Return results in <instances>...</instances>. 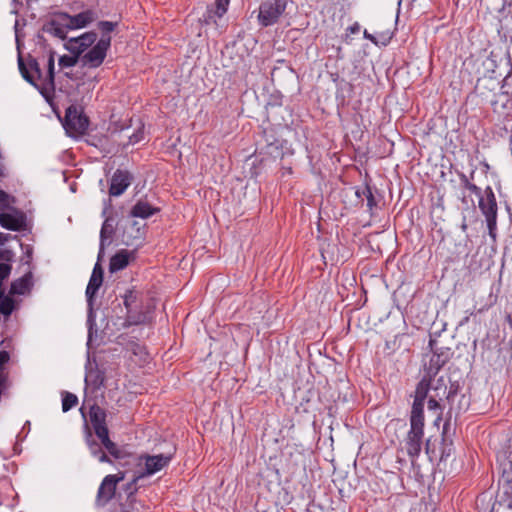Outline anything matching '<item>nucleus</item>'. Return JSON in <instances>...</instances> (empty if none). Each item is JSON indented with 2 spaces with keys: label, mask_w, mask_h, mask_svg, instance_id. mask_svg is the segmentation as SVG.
<instances>
[{
  "label": "nucleus",
  "mask_w": 512,
  "mask_h": 512,
  "mask_svg": "<svg viewBox=\"0 0 512 512\" xmlns=\"http://www.w3.org/2000/svg\"><path fill=\"white\" fill-rule=\"evenodd\" d=\"M439 356H433L430 360V367L427 370V374L424 375L422 380L418 383L415 395L413 407H416L417 403L418 408L423 410L424 401L429 396V392L432 391L435 396H442L446 392V383L443 376H438L439 365Z\"/></svg>",
  "instance_id": "obj_1"
},
{
  "label": "nucleus",
  "mask_w": 512,
  "mask_h": 512,
  "mask_svg": "<svg viewBox=\"0 0 512 512\" xmlns=\"http://www.w3.org/2000/svg\"><path fill=\"white\" fill-rule=\"evenodd\" d=\"M54 55L51 53L47 59V71L42 73L37 61L29 63V69L19 59V69L23 78L36 87L52 88L54 84Z\"/></svg>",
  "instance_id": "obj_2"
},
{
  "label": "nucleus",
  "mask_w": 512,
  "mask_h": 512,
  "mask_svg": "<svg viewBox=\"0 0 512 512\" xmlns=\"http://www.w3.org/2000/svg\"><path fill=\"white\" fill-rule=\"evenodd\" d=\"M412 406L410 417V430L406 438L407 453L411 457H417L422 448L423 428H424V415L423 410Z\"/></svg>",
  "instance_id": "obj_3"
},
{
  "label": "nucleus",
  "mask_w": 512,
  "mask_h": 512,
  "mask_svg": "<svg viewBox=\"0 0 512 512\" xmlns=\"http://www.w3.org/2000/svg\"><path fill=\"white\" fill-rule=\"evenodd\" d=\"M110 44L111 38L109 36L101 37V39L94 46L90 47L80 57L82 66L89 68L99 67L106 57Z\"/></svg>",
  "instance_id": "obj_4"
},
{
  "label": "nucleus",
  "mask_w": 512,
  "mask_h": 512,
  "mask_svg": "<svg viewBox=\"0 0 512 512\" xmlns=\"http://www.w3.org/2000/svg\"><path fill=\"white\" fill-rule=\"evenodd\" d=\"M89 125L88 118L77 106H70L66 110L64 128L66 132L73 137L83 135Z\"/></svg>",
  "instance_id": "obj_5"
},
{
  "label": "nucleus",
  "mask_w": 512,
  "mask_h": 512,
  "mask_svg": "<svg viewBox=\"0 0 512 512\" xmlns=\"http://www.w3.org/2000/svg\"><path fill=\"white\" fill-rule=\"evenodd\" d=\"M286 9L284 0H274L273 2H265L259 8L258 19L262 26H270L277 22L279 17Z\"/></svg>",
  "instance_id": "obj_6"
},
{
  "label": "nucleus",
  "mask_w": 512,
  "mask_h": 512,
  "mask_svg": "<svg viewBox=\"0 0 512 512\" xmlns=\"http://www.w3.org/2000/svg\"><path fill=\"white\" fill-rule=\"evenodd\" d=\"M479 208L484 214L489 228L496 223L497 217V202L494 192L491 187H487L483 196L479 199Z\"/></svg>",
  "instance_id": "obj_7"
},
{
  "label": "nucleus",
  "mask_w": 512,
  "mask_h": 512,
  "mask_svg": "<svg viewBox=\"0 0 512 512\" xmlns=\"http://www.w3.org/2000/svg\"><path fill=\"white\" fill-rule=\"evenodd\" d=\"M97 35L94 32H86L79 37L70 38L65 43V48L79 58L96 42Z\"/></svg>",
  "instance_id": "obj_8"
},
{
  "label": "nucleus",
  "mask_w": 512,
  "mask_h": 512,
  "mask_svg": "<svg viewBox=\"0 0 512 512\" xmlns=\"http://www.w3.org/2000/svg\"><path fill=\"white\" fill-rule=\"evenodd\" d=\"M172 459L171 454H159V455H144L141 460H144L145 471L140 474L139 477L150 476L166 467Z\"/></svg>",
  "instance_id": "obj_9"
},
{
  "label": "nucleus",
  "mask_w": 512,
  "mask_h": 512,
  "mask_svg": "<svg viewBox=\"0 0 512 512\" xmlns=\"http://www.w3.org/2000/svg\"><path fill=\"white\" fill-rule=\"evenodd\" d=\"M123 478V475L120 477L107 475L99 487L97 501L101 504L107 503L114 496L117 483L122 481Z\"/></svg>",
  "instance_id": "obj_10"
},
{
  "label": "nucleus",
  "mask_w": 512,
  "mask_h": 512,
  "mask_svg": "<svg viewBox=\"0 0 512 512\" xmlns=\"http://www.w3.org/2000/svg\"><path fill=\"white\" fill-rule=\"evenodd\" d=\"M131 175L127 171L118 170L111 179L110 194L112 196H120L130 185Z\"/></svg>",
  "instance_id": "obj_11"
},
{
  "label": "nucleus",
  "mask_w": 512,
  "mask_h": 512,
  "mask_svg": "<svg viewBox=\"0 0 512 512\" xmlns=\"http://www.w3.org/2000/svg\"><path fill=\"white\" fill-rule=\"evenodd\" d=\"M63 19L69 24L71 30L86 27L95 19V14L91 10L83 11L75 16L63 14Z\"/></svg>",
  "instance_id": "obj_12"
},
{
  "label": "nucleus",
  "mask_w": 512,
  "mask_h": 512,
  "mask_svg": "<svg viewBox=\"0 0 512 512\" xmlns=\"http://www.w3.org/2000/svg\"><path fill=\"white\" fill-rule=\"evenodd\" d=\"M45 30L54 37L65 39L71 29L69 24L64 21L63 14H60L47 24Z\"/></svg>",
  "instance_id": "obj_13"
},
{
  "label": "nucleus",
  "mask_w": 512,
  "mask_h": 512,
  "mask_svg": "<svg viewBox=\"0 0 512 512\" xmlns=\"http://www.w3.org/2000/svg\"><path fill=\"white\" fill-rule=\"evenodd\" d=\"M103 282V270L99 263H96L92 271L89 283L86 288V296L89 304L92 302V298L96 294Z\"/></svg>",
  "instance_id": "obj_14"
},
{
  "label": "nucleus",
  "mask_w": 512,
  "mask_h": 512,
  "mask_svg": "<svg viewBox=\"0 0 512 512\" xmlns=\"http://www.w3.org/2000/svg\"><path fill=\"white\" fill-rule=\"evenodd\" d=\"M133 258V252L122 249L116 253L110 260V272H117L123 270L128 266L130 260Z\"/></svg>",
  "instance_id": "obj_15"
},
{
  "label": "nucleus",
  "mask_w": 512,
  "mask_h": 512,
  "mask_svg": "<svg viewBox=\"0 0 512 512\" xmlns=\"http://www.w3.org/2000/svg\"><path fill=\"white\" fill-rule=\"evenodd\" d=\"M32 286V274L27 273L23 277L14 281L10 288V294L12 295H24L30 291Z\"/></svg>",
  "instance_id": "obj_16"
},
{
  "label": "nucleus",
  "mask_w": 512,
  "mask_h": 512,
  "mask_svg": "<svg viewBox=\"0 0 512 512\" xmlns=\"http://www.w3.org/2000/svg\"><path fill=\"white\" fill-rule=\"evenodd\" d=\"M158 211V209L152 207L148 202L146 201H139L137 202L132 210L131 215L133 217H139V218H148L155 214Z\"/></svg>",
  "instance_id": "obj_17"
},
{
  "label": "nucleus",
  "mask_w": 512,
  "mask_h": 512,
  "mask_svg": "<svg viewBox=\"0 0 512 512\" xmlns=\"http://www.w3.org/2000/svg\"><path fill=\"white\" fill-rule=\"evenodd\" d=\"M0 225L6 229L18 230L22 226V220L10 213H0Z\"/></svg>",
  "instance_id": "obj_18"
},
{
  "label": "nucleus",
  "mask_w": 512,
  "mask_h": 512,
  "mask_svg": "<svg viewBox=\"0 0 512 512\" xmlns=\"http://www.w3.org/2000/svg\"><path fill=\"white\" fill-rule=\"evenodd\" d=\"M90 420H91V423L93 425V428L94 427H97L99 425H105V412L97 405H93L91 408H90Z\"/></svg>",
  "instance_id": "obj_19"
},
{
  "label": "nucleus",
  "mask_w": 512,
  "mask_h": 512,
  "mask_svg": "<svg viewBox=\"0 0 512 512\" xmlns=\"http://www.w3.org/2000/svg\"><path fill=\"white\" fill-rule=\"evenodd\" d=\"M15 308V302L10 295L0 294V313L9 316Z\"/></svg>",
  "instance_id": "obj_20"
},
{
  "label": "nucleus",
  "mask_w": 512,
  "mask_h": 512,
  "mask_svg": "<svg viewBox=\"0 0 512 512\" xmlns=\"http://www.w3.org/2000/svg\"><path fill=\"white\" fill-rule=\"evenodd\" d=\"M113 233V226L111 223H109L108 220H106L101 228L100 231V254L102 253L105 245V241L111 237Z\"/></svg>",
  "instance_id": "obj_21"
},
{
  "label": "nucleus",
  "mask_w": 512,
  "mask_h": 512,
  "mask_svg": "<svg viewBox=\"0 0 512 512\" xmlns=\"http://www.w3.org/2000/svg\"><path fill=\"white\" fill-rule=\"evenodd\" d=\"M88 445L91 454L94 457H97L101 463L110 462L107 455L101 450L100 446L97 443L88 441Z\"/></svg>",
  "instance_id": "obj_22"
},
{
  "label": "nucleus",
  "mask_w": 512,
  "mask_h": 512,
  "mask_svg": "<svg viewBox=\"0 0 512 512\" xmlns=\"http://www.w3.org/2000/svg\"><path fill=\"white\" fill-rule=\"evenodd\" d=\"M78 402V398L76 395L66 392L62 399V410L63 412L69 411L73 408Z\"/></svg>",
  "instance_id": "obj_23"
},
{
  "label": "nucleus",
  "mask_w": 512,
  "mask_h": 512,
  "mask_svg": "<svg viewBox=\"0 0 512 512\" xmlns=\"http://www.w3.org/2000/svg\"><path fill=\"white\" fill-rule=\"evenodd\" d=\"M78 62H80V58L74 54L72 55H63L59 58V66L61 68H69L75 66Z\"/></svg>",
  "instance_id": "obj_24"
},
{
  "label": "nucleus",
  "mask_w": 512,
  "mask_h": 512,
  "mask_svg": "<svg viewBox=\"0 0 512 512\" xmlns=\"http://www.w3.org/2000/svg\"><path fill=\"white\" fill-rule=\"evenodd\" d=\"M103 446L107 449L110 455L115 458H120V450L116 446L114 442L110 440V438H106L104 442H102Z\"/></svg>",
  "instance_id": "obj_25"
},
{
  "label": "nucleus",
  "mask_w": 512,
  "mask_h": 512,
  "mask_svg": "<svg viewBox=\"0 0 512 512\" xmlns=\"http://www.w3.org/2000/svg\"><path fill=\"white\" fill-rule=\"evenodd\" d=\"M144 139V128L139 127L132 135L129 136L128 144L134 145Z\"/></svg>",
  "instance_id": "obj_26"
},
{
  "label": "nucleus",
  "mask_w": 512,
  "mask_h": 512,
  "mask_svg": "<svg viewBox=\"0 0 512 512\" xmlns=\"http://www.w3.org/2000/svg\"><path fill=\"white\" fill-rule=\"evenodd\" d=\"M508 488L509 487H507L503 491L502 495H500L499 502L501 505L507 507L508 509H512V496L509 495Z\"/></svg>",
  "instance_id": "obj_27"
},
{
  "label": "nucleus",
  "mask_w": 512,
  "mask_h": 512,
  "mask_svg": "<svg viewBox=\"0 0 512 512\" xmlns=\"http://www.w3.org/2000/svg\"><path fill=\"white\" fill-rule=\"evenodd\" d=\"M229 4V0H216V11L218 17H222L226 11Z\"/></svg>",
  "instance_id": "obj_28"
},
{
  "label": "nucleus",
  "mask_w": 512,
  "mask_h": 512,
  "mask_svg": "<svg viewBox=\"0 0 512 512\" xmlns=\"http://www.w3.org/2000/svg\"><path fill=\"white\" fill-rule=\"evenodd\" d=\"M94 430H95V434L97 435V437L101 440V442H104V440L106 438H109V435H108V429L106 427V424L105 425H99L97 427H94Z\"/></svg>",
  "instance_id": "obj_29"
},
{
  "label": "nucleus",
  "mask_w": 512,
  "mask_h": 512,
  "mask_svg": "<svg viewBox=\"0 0 512 512\" xmlns=\"http://www.w3.org/2000/svg\"><path fill=\"white\" fill-rule=\"evenodd\" d=\"M136 298H137V295H136V292L133 291V290H129L125 295H124V304L126 306L127 309H130V307L132 306V304L136 301Z\"/></svg>",
  "instance_id": "obj_30"
},
{
  "label": "nucleus",
  "mask_w": 512,
  "mask_h": 512,
  "mask_svg": "<svg viewBox=\"0 0 512 512\" xmlns=\"http://www.w3.org/2000/svg\"><path fill=\"white\" fill-rule=\"evenodd\" d=\"M116 23L111 21H101L98 24L99 29L104 33H110L114 30Z\"/></svg>",
  "instance_id": "obj_31"
},
{
  "label": "nucleus",
  "mask_w": 512,
  "mask_h": 512,
  "mask_svg": "<svg viewBox=\"0 0 512 512\" xmlns=\"http://www.w3.org/2000/svg\"><path fill=\"white\" fill-rule=\"evenodd\" d=\"M437 398H441V396H435V394H431L428 399V409L429 410H439L440 405L437 401Z\"/></svg>",
  "instance_id": "obj_32"
},
{
  "label": "nucleus",
  "mask_w": 512,
  "mask_h": 512,
  "mask_svg": "<svg viewBox=\"0 0 512 512\" xmlns=\"http://www.w3.org/2000/svg\"><path fill=\"white\" fill-rule=\"evenodd\" d=\"M452 450L453 449H452L451 445H448V446L444 445L440 460L443 461V460H446L448 457H450L452 454Z\"/></svg>",
  "instance_id": "obj_33"
},
{
  "label": "nucleus",
  "mask_w": 512,
  "mask_h": 512,
  "mask_svg": "<svg viewBox=\"0 0 512 512\" xmlns=\"http://www.w3.org/2000/svg\"><path fill=\"white\" fill-rule=\"evenodd\" d=\"M8 360L9 354L6 351H0V369L6 362H8Z\"/></svg>",
  "instance_id": "obj_34"
},
{
  "label": "nucleus",
  "mask_w": 512,
  "mask_h": 512,
  "mask_svg": "<svg viewBox=\"0 0 512 512\" xmlns=\"http://www.w3.org/2000/svg\"><path fill=\"white\" fill-rule=\"evenodd\" d=\"M351 34H356L360 31V24L355 22L353 25L349 26L347 29Z\"/></svg>",
  "instance_id": "obj_35"
},
{
  "label": "nucleus",
  "mask_w": 512,
  "mask_h": 512,
  "mask_svg": "<svg viewBox=\"0 0 512 512\" xmlns=\"http://www.w3.org/2000/svg\"><path fill=\"white\" fill-rule=\"evenodd\" d=\"M367 205L372 208L374 205H375V200H374V197L371 193V191L368 189L367 190Z\"/></svg>",
  "instance_id": "obj_36"
},
{
  "label": "nucleus",
  "mask_w": 512,
  "mask_h": 512,
  "mask_svg": "<svg viewBox=\"0 0 512 512\" xmlns=\"http://www.w3.org/2000/svg\"><path fill=\"white\" fill-rule=\"evenodd\" d=\"M363 35H364V38H366V39L372 41L373 43L377 44L375 36L370 34V33H368L367 30H364Z\"/></svg>",
  "instance_id": "obj_37"
},
{
  "label": "nucleus",
  "mask_w": 512,
  "mask_h": 512,
  "mask_svg": "<svg viewBox=\"0 0 512 512\" xmlns=\"http://www.w3.org/2000/svg\"><path fill=\"white\" fill-rule=\"evenodd\" d=\"M468 189L477 195L480 193V189L474 184H468Z\"/></svg>",
  "instance_id": "obj_38"
},
{
  "label": "nucleus",
  "mask_w": 512,
  "mask_h": 512,
  "mask_svg": "<svg viewBox=\"0 0 512 512\" xmlns=\"http://www.w3.org/2000/svg\"><path fill=\"white\" fill-rule=\"evenodd\" d=\"M7 198V194L0 190V201H4Z\"/></svg>",
  "instance_id": "obj_39"
},
{
  "label": "nucleus",
  "mask_w": 512,
  "mask_h": 512,
  "mask_svg": "<svg viewBox=\"0 0 512 512\" xmlns=\"http://www.w3.org/2000/svg\"><path fill=\"white\" fill-rule=\"evenodd\" d=\"M145 320V316L143 317V319H139V320H135V321H132L133 324H138V323H141Z\"/></svg>",
  "instance_id": "obj_40"
},
{
  "label": "nucleus",
  "mask_w": 512,
  "mask_h": 512,
  "mask_svg": "<svg viewBox=\"0 0 512 512\" xmlns=\"http://www.w3.org/2000/svg\"><path fill=\"white\" fill-rule=\"evenodd\" d=\"M429 443H430V440H427V443H426V450L427 451L429 450Z\"/></svg>",
  "instance_id": "obj_41"
},
{
  "label": "nucleus",
  "mask_w": 512,
  "mask_h": 512,
  "mask_svg": "<svg viewBox=\"0 0 512 512\" xmlns=\"http://www.w3.org/2000/svg\"><path fill=\"white\" fill-rule=\"evenodd\" d=\"M88 381H89V376H86L85 382L88 383Z\"/></svg>",
  "instance_id": "obj_42"
},
{
  "label": "nucleus",
  "mask_w": 512,
  "mask_h": 512,
  "mask_svg": "<svg viewBox=\"0 0 512 512\" xmlns=\"http://www.w3.org/2000/svg\"><path fill=\"white\" fill-rule=\"evenodd\" d=\"M2 173V167L0 166V174Z\"/></svg>",
  "instance_id": "obj_43"
},
{
  "label": "nucleus",
  "mask_w": 512,
  "mask_h": 512,
  "mask_svg": "<svg viewBox=\"0 0 512 512\" xmlns=\"http://www.w3.org/2000/svg\"><path fill=\"white\" fill-rule=\"evenodd\" d=\"M509 2H512V0H508Z\"/></svg>",
  "instance_id": "obj_44"
}]
</instances>
